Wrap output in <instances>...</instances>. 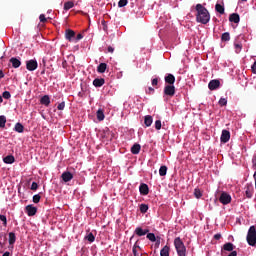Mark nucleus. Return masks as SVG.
<instances>
[{"label":"nucleus","instance_id":"6ab92c4d","mask_svg":"<svg viewBox=\"0 0 256 256\" xmlns=\"http://www.w3.org/2000/svg\"><path fill=\"white\" fill-rule=\"evenodd\" d=\"M229 21L231 23H239V21H241V18L239 17V14L233 13V14L230 15Z\"/></svg>","mask_w":256,"mask_h":256},{"label":"nucleus","instance_id":"f8f14e48","mask_svg":"<svg viewBox=\"0 0 256 256\" xmlns=\"http://www.w3.org/2000/svg\"><path fill=\"white\" fill-rule=\"evenodd\" d=\"M65 38L67 41H75V31L68 29L65 32Z\"/></svg>","mask_w":256,"mask_h":256},{"label":"nucleus","instance_id":"4be33fe9","mask_svg":"<svg viewBox=\"0 0 256 256\" xmlns=\"http://www.w3.org/2000/svg\"><path fill=\"white\" fill-rule=\"evenodd\" d=\"M165 82L169 83V85H174L175 84V76L173 74H168L165 77Z\"/></svg>","mask_w":256,"mask_h":256},{"label":"nucleus","instance_id":"aec40b11","mask_svg":"<svg viewBox=\"0 0 256 256\" xmlns=\"http://www.w3.org/2000/svg\"><path fill=\"white\" fill-rule=\"evenodd\" d=\"M140 151H141V145H139V144H134V145L131 147V153H132L133 155H139Z\"/></svg>","mask_w":256,"mask_h":256},{"label":"nucleus","instance_id":"7ed1b4c3","mask_svg":"<svg viewBox=\"0 0 256 256\" xmlns=\"http://www.w3.org/2000/svg\"><path fill=\"white\" fill-rule=\"evenodd\" d=\"M246 241L250 247H256V228L255 226H250L247 236H246Z\"/></svg>","mask_w":256,"mask_h":256},{"label":"nucleus","instance_id":"69168bd1","mask_svg":"<svg viewBox=\"0 0 256 256\" xmlns=\"http://www.w3.org/2000/svg\"><path fill=\"white\" fill-rule=\"evenodd\" d=\"M241 1H247V0H241Z\"/></svg>","mask_w":256,"mask_h":256},{"label":"nucleus","instance_id":"f704fd0d","mask_svg":"<svg viewBox=\"0 0 256 256\" xmlns=\"http://www.w3.org/2000/svg\"><path fill=\"white\" fill-rule=\"evenodd\" d=\"M5 123H7V118L5 116H0V128H4L5 127Z\"/></svg>","mask_w":256,"mask_h":256},{"label":"nucleus","instance_id":"6e6552de","mask_svg":"<svg viewBox=\"0 0 256 256\" xmlns=\"http://www.w3.org/2000/svg\"><path fill=\"white\" fill-rule=\"evenodd\" d=\"M220 139L222 143H228V141L231 139V133L229 130H223Z\"/></svg>","mask_w":256,"mask_h":256},{"label":"nucleus","instance_id":"13d9d810","mask_svg":"<svg viewBox=\"0 0 256 256\" xmlns=\"http://www.w3.org/2000/svg\"><path fill=\"white\" fill-rule=\"evenodd\" d=\"M5 77V74L3 73V70H0V79H3Z\"/></svg>","mask_w":256,"mask_h":256},{"label":"nucleus","instance_id":"2eb2a0df","mask_svg":"<svg viewBox=\"0 0 256 256\" xmlns=\"http://www.w3.org/2000/svg\"><path fill=\"white\" fill-rule=\"evenodd\" d=\"M144 125L145 127H151V125H153V116L146 115L144 117Z\"/></svg>","mask_w":256,"mask_h":256},{"label":"nucleus","instance_id":"1a4fd4ad","mask_svg":"<svg viewBox=\"0 0 256 256\" xmlns=\"http://www.w3.org/2000/svg\"><path fill=\"white\" fill-rule=\"evenodd\" d=\"M219 85H221L219 80H211L208 84V89H210V91H215V89H219Z\"/></svg>","mask_w":256,"mask_h":256},{"label":"nucleus","instance_id":"3c124183","mask_svg":"<svg viewBox=\"0 0 256 256\" xmlns=\"http://www.w3.org/2000/svg\"><path fill=\"white\" fill-rule=\"evenodd\" d=\"M155 245H156V247H159L161 245V238L158 237L156 239V244Z\"/></svg>","mask_w":256,"mask_h":256},{"label":"nucleus","instance_id":"e2e57ef3","mask_svg":"<svg viewBox=\"0 0 256 256\" xmlns=\"http://www.w3.org/2000/svg\"><path fill=\"white\" fill-rule=\"evenodd\" d=\"M0 103H3V96L0 95Z\"/></svg>","mask_w":256,"mask_h":256},{"label":"nucleus","instance_id":"864d4df0","mask_svg":"<svg viewBox=\"0 0 256 256\" xmlns=\"http://www.w3.org/2000/svg\"><path fill=\"white\" fill-rule=\"evenodd\" d=\"M132 249H141V247H139V244L137 242H135V244L133 245Z\"/></svg>","mask_w":256,"mask_h":256},{"label":"nucleus","instance_id":"ddd939ff","mask_svg":"<svg viewBox=\"0 0 256 256\" xmlns=\"http://www.w3.org/2000/svg\"><path fill=\"white\" fill-rule=\"evenodd\" d=\"M40 103L41 105H45V107H49V105L51 104V98H49V95H44L40 99Z\"/></svg>","mask_w":256,"mask_h":256},{"label":"nucleus","instance_id":"c03bdc74","mask_svg":"<svg viewBox=\"0 0 256 256\" xmlns=\"http://www.w3.org/2000/svg\"><path fill=\"white\" fill-rule=\"evenodd\" d=\"M30 189L32 191H37V189H39V184H37V182H32Z\"/></svg>","mask_w":256,"mask_h":256},{"label":"nucleus","instance_id":"20e7f679","mask_svg":"<svg viewBox=\"0 0 256 256\" xmlns=\"http://www.w3.org/2000/svg\"><path fill=\"white\" fill-rule=\"evenodd\" d=\"M37 67H39L37 60L31 59V60L26 61V69L28 71H35V69H37Z\"/></svg>","mask_w":256,"mask_h":256},{"label":"nucleus","instance_id":"de8ad7c7","mask_svg":"<svg viewBox=\"0 0 256 256\" xmlns=\"http://www.w3.org/2000/svg\"><path fill=\"white\" fill-rule=\"evenodd\" d=\"M39 19H40V22H41V23H45V22L47 21V18L45 17V14H41V15L39 16Z\"/></svg>","mask_w":256,"mask_h":256},{"label":"nucleus","instance_id":"8fccbe9b","mask_svg":"<svg viewBox=\"0 0 256 256\" xmlns=\"http://www.w3.org/2000/svg\"><path fill=\"white\" fill-rule=\"evenodd\" d=\"M251 69H252V73H254V75H256V61L251 66Z\"/></svg>","mask_w":256,"mask_h":256},{"label":"nucleus","instance_id":"c9c22d12","mask_svg":"<svg viewBox=\"0 0 256 256\" xmlns=\"http://www.w3.org/2000/svg\"><path fill=\"white\" fill-rule=\"evenodd\" d=\"M194 196L196 197V199H201V197H203V193H201V190L196 188L194 190Z\"/></svg>","mask_w":256,"mask_h":256},{"label":"nucleus","instance_id":"ea45409f","mask_svg":"<svg viewBox=\"0 0 256 256\" xmlns=\"http://www.w3.org/2000/svg\"><path fill=\"white\" fill-rule=\"evenodd\" d=\"M33 203H39L41 201V195L35 194L32 198Z\"/></svg>","mask_w":256,"mask_h":256},{"label":"nucleus","instance_id":"4468645a","mask_svg":"<svg viewBox=\"0 0 256 256\" xmlns=\"http://www.w3.org/2000/svg\"><path fill=\"white\" fill-rule=\"evenodd\" d=\"M10 63H12V67H14V69H19V67H21V60L15 57L10 59Z\"/></svg>","mask_w":256,"mask_h":256},{"label":"nucleus","instance_id":"a18cd8bd","mask_svg":"<svg viewBox=\"0 0 256 256\" xmlns=\"http://www.w3.org/2000/svg\"><path fill=\"white\" fill-rule=\"evenodd\" d=\"M81 39H83V34H78L77 37L74 36V43L81 41Z\"/></svg>","mask_w":256,"mask_h":256},{"label":"nucleus","instance_id":"c85d7f7f","mask_svg":"<svg viewBox=\"0 0 256 256\" xmlns=\"http://www.w3.org/2000/svg\"><path fill=\"white\" fill-rule=\"evenodd\" d=\"M9 245H15V241H17V237L15 236V233L10 232L9 233Z\"/></svg>","mask_w":256,"mask_h":256},{"label":"nucleus","instance_id":"a19ab883","mask_svg":"<svg viewBox=\"0 0 256 256\" xmlns=\"http://www.w3.org/2000/svg\"><path fill=\"white\" fill-rule=\"evenodd\" d=\"M2 97H3L4 99H11V92H10V91H4V92L2 93Z\"/></svg>","mask_w":256,"mask_h":256},{"label":"nucleus","instance_id":"052dcab7","mask_svg":"<svg viewBox=\"0 0 256 256\" xmlns=\"http://www.w3.org/2000/svg\"><path fill=\"white\" fill-rule=\"evenodd\" d=\"M148 91H150V93H154V92H155V89H153L152 87H149V88H148Z\"/></svg>","mask_w":256,"mask_h":256},{"label":"nucleus","instance_id":"f257e3e1","mask_svg":"<svg viewBox=\"0 0 256 256\" xmlns=\"http://www.w3.org/2000/svg\"><path fill=\"white\" fill-rule=\"evenodd\" d=\"M196 21L197 23H202V25H207L209 21H211V14H209V10L205 8V6L201 4L196 5Z\"/></svg>","mask_w":256,"mask_h":256},{"label":"nucleus","instance_id":"7c9ffc66","mask_svg":"<svg viewBox=\"0 0 256 256\" xmlns=\"http://www.w3.org/2000/svg\"><path fill=\"white\" fill-rule=\"evenodd\" d=\"M97 119L98 121H103L105 119V113L103 112V110L99 109L97 111Z\"/></svg>","mask_w":256,"mask_h":256},{"label":"nucleus","instance_id":"5701e85b","mask_svg":"<svg viewBox=\"0 0 256 256\" xmlns=\"http://www.w3.org/2000/svg\"><path fill=\"white\" fill-rule=\"evenodd\" d=\"M14 131H16V133H23V131H25V127L23 124L18 122L15 124Z\"/></svg>","mask_w":256,"mask_h":256},{"label":"nucleus","instance_id":"423d86ee","mask_svg":"<svg viewBox=\"0 0 256 256\" xmlns=\"http://www.w3.org/2000/svg\"><path fill=\"white\" fill-rule=\"evenodd\" d=\"M26 214L28 217H34V215H37V207L29 204L25 207Z\"/></svg>","mask_w":256,"mask_h":256},{"label":"nucleus","instance_id":"72a5a7b5","mask_svg":"<svg viewBox=\"0 0 256 256\" xmlns=\"http://www.w3.org/2000/svg\"><path fill=\"white\" fill-rule=\"evenodd\" d=\"M221 39H222V41H230L231 35L229 34V32H225L222 34Z\"/></svg>","mask_w":256,"mask_h":256},{"label":"nucleus","instance_id":"9b49d317","mask_svg":"<svg viewBox=\"0 0 256 256\" xmlns=\"http://www.w3.org/2000/svg\"><path fill=\"white\" fill-rule=\"evenodd\" d=\"M135 235H137L138 237H143L145 235H147V233H149V229H143L141 227H137L134 231Z\"/></svg>","mask_w":256,"mask_h":256},{"label":"nucleus","instance_id":"4d7b16f0","mask_svg":"<svg viewBox=\"0 0 256 256\" xmlns=\"http://www.w3.org/2000/svg\"><path fill=\"white\" fill-rule=\"evenodd\" d=\"M228 256H237V251H232Z\"/></svg>","mask_w":256,"mask_h":256},{"label":"nucleus","instance_id":"79ce46f5","mask_svg":"<svg viewBox=\"0 0 256 256\" xmlns=\"http://www.w3.org/2000/svg\"><path fill=\"white\" fill-rule=\"evenodd\" d=\"M218 103L221 107H225L227 105V98H220Z\"/></svg>","mask_w":256,"mask_h":256},{"label":"nucleus","instance_id":"680f3d73","mask_svg":"<svg viewBox=\"0 0 256 256\" xmlns=\"http://www.w3.org/2000/svg\"><path fill=\"white\" fill-rule=\"evenodd\" d=\"M2 256H11L10 252H5Z\"/></svg>","mask_w":256,"mask_h":256},{"label":"nucleus","instance_id":"2f4dec72","mask_svg":"<svg viewBox=\"0 0 256 256\" xmlns=\"http://www.w3.org/2000/svg\"><path fill=\"white\" fill-rule=\"evenodd\" d=\"M146 237L152 243H155L157 241V237L155 236V233H147Z\"/></svg>","mask_w":256,"mask_h":256},{"label":"nucleus","instance_id":"6e6d98bb","mask_svg":"<svg viewBox=\"0 0 256 256\" xmlns=\"http://www.w3.org/2000/svg\"><path fill=\"white\" fill-rule=\"evenodd\" d=\"M113 51H115V49H114L113 47L109 46V47H108V52H109V53H113Z\"/></svg>","mask_w":256,"mask_h":256},{"label":"nucleus","instance_id":"a211bd4d","mask_svg":"<svg viewBox=\"0 0 256 256\" xmlns=\"http://www.w3.org/2000/svg\"><path fill=\"white\" fill-rule=\"evenodd\" d=\"M141 195H149V186L147 184H141L139 187Z\"/></svg>","mask_w":256,"mask_h":256},{"label":"nucleus","instance_id":"0eeeda50","mask_svg":"<svg viewBox=\"0 0 256 256\" xmlns=\"http://www.w3.org/2000/svg\"><path fill=\"white\" fill-rule=\"evenodd\" d=\"M164 94L168 95L169 97H173V95H175V86L173 84L166 85L164 87Z\"/></svg>","mask_w":256,"mask_h":256},{"label":"nucleus","instance_id":"a878e982","mask_svg":"<svg viewBox=\"0 0 256 256\" xmlns=\"http://www.w3.org/2000/svg\"><path fill=\"white\" fill-rule=\"evenodd\" d=\"M171 250V248L168 245H165L161 251H160V255L161 256H169V251Z\"/></svg>","mask_w":256,"mask_h":256},{"label":"nucleus","instance_id":"f03ea898","mask_svg":"<svg viewBox=\"0 0 256 256\" xmlns=\"http://www.w3.org/2000/svg\"><path fill=\"white\" fill-rule=\"evenodd\" d=\"M174 247L178 256H187V247H185V243L180 237L174 239Z\"/></svg>","mask_w":256,"mask_h":256},{"label":"nucleus","instance_id":"b1692460","mask_svg":"<svg viewBox=\"0 0 256 256\" xmlns=\"http://www.w3.org/2000/svg\"><path fill=\"white\" fill-rule=\"evenodd\" d=\"M215 9H216L217 13H220V15H223L225 13V6H223L220 3H217L215 5Z\"/></svg>","mask_w":256,"mask_h":256},{"label":"nucleus","instance_id":"49530a36","mask_svg":"<svg viewBox=\"0 0 256 256\" xmlns=\"http://www.w3.org/2000/svg\"><path fill=\"white\" fill-rule=\"evenodd\" d=\"M57 109L59 111H63V109H65V102H61L60 104H58Z\"/></svg>","mask_w":256,"mask_h":256},{"label":"nucleus","instance_id":"f3484780","mask_svg":"<svg viewBox=\"0 0 256 256\" xmlns=\"http://www.w3.org/2000/svg\"><path fill=\"white\" fill-rule=\"evenodd\" d=\"M94 87H103L105 85V79L103 78H96L93 80Z\"/></svg>","mask_w":256,"mask_h":256},{"label":"nucleus","instance_id":"4c0bfd02","mask_svg":"<svg viewBox=\"0 0 256 256\" xmlns=\"http://www.w3.org/2000/svg\"><path fill=\"white\" fill-rule=\"evenodd\" d=\"M129 3V0H119L118 7H126V5Z\"/></svg>","mask_w":256,"mask_h":256},{"label":"nucleus","instance_id":"393cba45","mask_svg":"<svg viewBox=\"0 0 256 256\" xmlns=\"http://www.w3.org/2000/svg\"><path fill=\"white\" fill-rule=\"evenodd\" d=\"M107 71V64L106 63H100L97 67L98 73H105Z\"/></svg>","mask_w":256,"mask_h":256},{"label":"nucleus","instance_id":"dca6fc26","mask_svg":"<svg viewBox=\"0 0 256 256\" xmlns=\"http://www.w3.org/2000/svg\"><path fill=\"white\" fill-rule=\"evenodd\" d=\"M3 162L6 163V165H13V163H15V157L13 155H8L3 158Z\"/></svg>","mask_w":256,"mask_h":256},{"label":"nucleus","instance_id":"5fc2aeb1","mask_svg":"<svg viewBox=\"0 0 256 256\" xmlns=\"http://www.w3.org/2000/svg\"><path fill=\"white\" fill-rule=\"evenodd\" d=\"M132 253H133L134 256H141V255H139V254L137 253V249H132Z\"/></svg>","mask_w":256,"mask_h":256},{"label":"nucleus","instance_id":"bb28decb","mask_svg":"<svg viewBox=\"0 0 256 256\" xmlns=\"http://www.w3.org/2000/svg\"><path fill=\"white\" fill-rule=\"evenodd\" d=\"M84 239L86 241H88L89 243H94L95 242V235H93L92 232L86 234V236L84 237Z\"/></svg>","mask_w":256,"mask_h":256},{"label":"nucleus","instance_id":"0e129e2a","mask_svg":"<svg viewBox=\"0 0 256 256\" xmlns=\"http://www.w3.org/2000/svg\"><path fill=\"white\" fill-rule=\"evenodd\" d=\"M104 31H107V27L106 26H104Z\"/></svg>","mask_w":256,"mask_h":256},{"label":"nucleus","instance_id":"58836bf2","mask_svg":"<svg viewBox=\"0 0 256 256\" xmlns=\"http://www.w3.org/2000/svg\"><path fill=\"white\" fill-rule=\"evenodd\" d=\"M0 221H2L4 227H7V216L0 214Z\"/></svg>","mask_w":256,"mask_h":256},{"label":"nucleus","instance_id":"9d476101","mask_svg":"<svg viewBox=\"0 0 256 256\" xmlns=\"http://www.w3.org/2000/svg\"><path fill=\"white\" fill-rule=\"evenodd\" d=\"M62 180L64 183H69L73 179V174L69 171L63 172L61 175Z\"/></svg>","mask_w":256,"mask_h":256},{"label":"nucleus","instance_id":"412c9836","mask_svg":"<svg viewBox=\"0 0 256 256\" xmlns=\"http://www.w3.org/2000/svg\"><path fill=\"white\" fill-rule=\"evenodd\" d=\"M245 195L248 199H251V197H253V186H246Z\"/></svg>","mask_w":256,"mask_h":256},{"label":"nucleus","instance_id":"bf43d9fd","mask_svg":"<svg viewBox=\"0 0 256 256\" xmlns=\"http://www.w3.org/2000/svg\"><path fill=\"white\" fill-rule=\"evenodd\" d=\"M214 238L217 239V240L221 239V234H216V235L214 236Z\"/></svg>","mask_w":256,"mask_h":256},{"label":"nucleus","instance_id":"e433bc0d","mask_svg":"<svg viewBox=\"0 0 256 256\" xmlns=\"http://www.w3.org/2000/svg\"><path fill=\"white\" fill-rule=\"evenodd\" d=\"M140 211L141 213H147V211H149V206L147 204H141Z\"/></svg>","mask_w":256,"mask_h":256},{"label":"nucleus","instance_id":"c756f323","mask_svg":"<svg viewBox=\"0 0 256 256\" xmlns=\"http://www.w3.org/2000/svg\"><path fill=\"white\" fill-rule=\"evenodd\" d=\"M73 7H75V3L68 1L64 4V11H69V9H73Z\"/></svg>","mask_w":256,"mask_h":256},{"label":"nucleus","instance_id":"37998d69","mask_svg":"<svg viewBox=\"0 0 256 256\" xmlns=\"http://www.w3.org/2000/svg\"><path fill=\"white\" fill-rule=\"evenodd\" d=\"M155 129L156 131H161V120L155 121Z\"/></svg>","mask_w":256,"mask_h":256},{"label":"nucleus","instance_id":"09e8293b","mask_svg":"<svg viewBox=\"0 0 256 256\" xmlns=\"http://www.w3.org/2000/svg\"><path fill=\"white\" fill-rule=\"evenodd\" d=\"M158 83H159V79H157V78L152 79V86L153 87H157Z\"/></svg>","mask_w":256,"mask_h":256},{"label":"nucleus","instance_id":"603ef678","mask_svg":"<svg viewBox=\"0 0 256 256\" xmlns=\"http://www.w3.org/2000/svg\"><path fill=\"white\" fill-rule=\"evenodd\" d=\"M236 51H241L242 47L241 44H235Z\"/></svg>","mask_w":256,"mask_h":256},{"label":"nucleus","instance_id":"cd10ccee","mask_svg":"<svg viewBox=\"0 0 256 256\" xmlns=\"http://www.w3.org/2000/svg\"><path fill=\"white\" fill-rule=\"evenodd\" d=\"M223 249L224 251H233L235 249V245H233L231 242H228L223 245Z\"/></svg>","mask_w":256,"mask_h":256},{"label":"nucleus","instance_id":"39448f33","mask_svg":"<svg viewBox=\"0 0 256 256\" xmlns=\"http://www.w3.org/2000/svg\"><path fill=\"white\" fill-rule=\"evenodd\" d=\"M219 201L222 205H229V203H231V195L227 194V192H223L220 195Z\"/></svg>","mask_w":256,"mask_h":256},{"label":"nucleus","instance_id":"473e14b6","mask_svg":"<svg viewBox=\"0 0 256 256\" xmlns=\"http://www.w3.org/2000/svg\"><path fill=\"white\" fill-rule=\"evenodd\" d=\"M160 177H165L167 175V166H161L159 169Z\"/></svg>","mask_w":256,"mask_h":256}]
</instances>
